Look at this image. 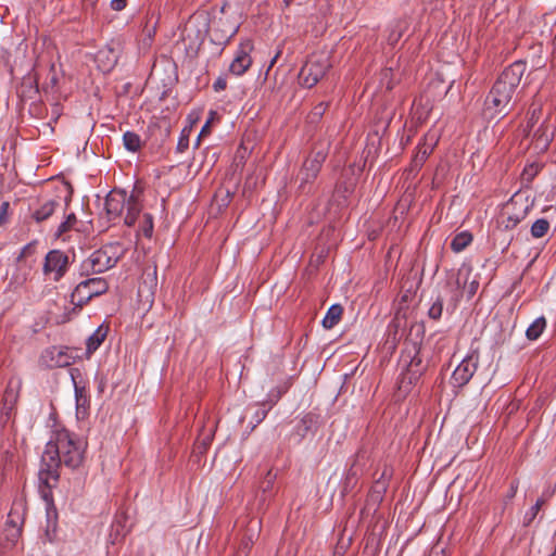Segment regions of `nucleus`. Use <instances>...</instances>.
Segmentation results:
<instances>
[{"label": "nucleus", "mask_w": 556, "mask_h": 556, "mask_svg": "<svg viewBox=\"0 0 556 556\" xmlns=\"http://www.w3.org/2000/svg\"><path fill=\"white\" fill-rule=\"evenodd\" d=\"M86 446L87 443L83 439L66 429H60L53 433L42 453L38 472V489L41 498L46 503L47 527L45 535L50 543L55 540L58 528V511L53 502L52 489L59 481L60 465L64 464L73 469L79 467L84 460Z\"/></svg>", "instance_id": "f257e3e1"}, {"label": "nucleus", "mask_w": 556, "mask_h": 556, "mask_svg": "<svg viewBox=\"0 0 556 556\" xmlns=\"http://www.w3.org/2000/svg\"><path fill=\"white\" fill-rule=\"evenodd\" d=\"M526 68V62L516 61L503 70L485 97V117L506 116L511 111Z\"/></svg>", "instance_id": "f03ea898"}, {"label": "nucleus", "mask_w": 556, "mask_h": 556, "mask_svg": "<svg viewBox=\"0 0 556 556\" xmlns=\"http://www.w3.org/2000/svg\"><path fill=\"white\" fill-rule=\"evenodd\" d=\"M529 199L521 193H515L505 204L501 214V225L505 230L514 229L526 218L530 210Z\"/></svg>", "instance_id": "7ed1b4c3"}, {"label": "nucleus", "mask_w": 556, "mask_h": 556, "mask_svg": "<svg viewBox=\"0 0 556 556\" xmlns=\"http://www.w3.org/2000/svg\"><path fill=\"white\" fill-rule=\"evenodd\" d=\"M330 68L326 56H312L302 66L299 73V83L305 88H312L319 83Z\"/></svg>", "instance_id": "20e7f679"}, {"label": "nucleus", "mask_w": 556, "mask_h": 556, "mask_svg": "<svg viewBox=\"0 0 556 556\" xmlns=\"http://www.w3.org/2000/svg\"><path fill=\"white\" fill-rule=\"evenodd\" d=\"M328 155L326 148L313 150L311 155L304 161L300 170V188L305 189L306 185L312 184L318 176L323 164Z\"/></svg>", "instance_id": "39448f33"}, {"label": "nucleus", "mask_w": 556, "mask_h": 556, "mask_svg": "<svg viewBox=\"0 0 556 556\" xmlns=\"http://www.w3.org/2000/svg\"><path fill=\"white\" fill-rule=\"evenodd\" d=\"M479 364V354L478 352L470 351L466 357L459 363V365L455 368L451 377V383L454 387H464L467 384L476 372Z\"/></svg>", "instance_id": "423d86ee"}, {"label": "nucleus", "mask_w": 556, "mask_h": 556, "mask_svg": "<svg viewBox=\"0 0 556 556\" xmlns=\"http://www.w3.org/2000/svg\"><path fill=\"white\" fill-rule=\"evenodd\" d=\"M400 364L403 372L413 375V379H420L426 370L419 350L414 345L402 352Z\"/></svg>", "instance_id": "0eeeda50"}, {"label": "nucleus", "mask_w": 556, "mask_h": 556, "mask_svg": "<svg viewBox=\"0 0 556 556\" xmlns=\"http://www.w3.org/2000/svg\"><path fill=\"white\" fill-rule=\"evenodd\" d=\"M121 54V43L111 41L96 53L94 61L103 73L111 72L118 62Z\"/></svg>", "instance_id": "6e6552de"}, {"label": "nucleus", "mask_w": 556, "mask_h": 556, "mask_svg": "<svg viewBox=\"0 0 556 556\" xmlns=\"http://www.w3.org/2000/svg\"><path fill=\"white\" fill-rule=\"evenodd\" d=\"M251 40L241 41L237 48L235 58L229 65V71L237 76L243 75L252 65L251 52L253 51Z\"/></svg>", "instance_id": "1a4fd4ad"}, {"label": "nucleus", "mask_w": 556, "mask_h": 556, "mask_svg": "<svg viewBox=\"0 0 556 556\" xmlns=\"http://www.w3.org/2000/svg\"><path fill=\"white\" fill-rule=\"evenodd\" d=\"M115 260L108 255L103 250L94 251L83 263L84 274L87 276L104 273L115 265Z\"/></svg>", "instance_id": "9d476101"}, {"label": "nucleus", "mask_w": 556, "mask_h": 556, "mask_svg": "<svg viewBox=\"0 0 556 556\" xmlns=\"http://www.w3.org/2000/svg\"><path fill=\"white\" fill-rule=\"evenodd\" d=\"M68 263V256L64 252L52 250L45 257L43 273L60 278L65 275Z\"/></svg>", "instance_id": "9b49d317"}, {"label": "nucleus", "mask_w": 556, "mask_h": 556, "mask_svg": "<svg viewBox=\"0 0 556 556\" xmlns=\"http://www.w3.org/2000/svg\"><path fill=\"white\" fill-rule=\"evenodd\" d=\"M20 397L18 387L9 383L2 400V408L0 412V424L7 426L14 420L15 406Z\"/></svg>", "instance_id": "f8f14e48"}, {"label": "nucleus", "mask_w": 556, "mask_h": 556, "mask_svg": "<svg viewBox=\"0 0 556 556\" xmlns=\"http://www.w3.org/2000/svg\"><path fill=\"white\" fill-rule=\"evenodd\" d=\"M129 195L125 190L113 189L105 198L104 208L110 220H114L123 213Z\"/></svg>", "instance_id": "ddd939ff"}, {"label": "nucleus", "mask_w": 556, "mask_h": 556, "mask_svg": "<svg viewBox=\"0 0 556 556\" xmlns=\"http://www.w3.org/2000/svg\"><path fill=\"white\" fill-rule=\"evenodd\" d=\"M435 144L437 139L434 137L429 138V136H426L422 142L418 143L410 163L412 170H419L422 167L428 156L432 153Z\"/></svg>", "instance_id": "4468645a"}, {"label": "nucleus", "mask_w": 556, "mask_h": 556, "mask_svg": "<svg viewBox=\"0 0 556 556\" xmlns=\"http://www.w3.org/2000/svg\"><path fill=\"white\" fill-rule=\"evenodd\" d=\"M419 288V281L417 280H405L401 286L397 294L399 309H404L414 302Z\"/></svg>", "instance_id": "2eb2a0df"}, {"label": "nucleus", "mask_w": 556, "mask_h": 556, "mask_svg": "<svg viewBox=\"0 0 556 556\" xmlns=\"http://www.w3.org/2000/svg\"><path fill=\"white\" fill-rule=\"evenodd\" d=\"M42 361L48 367H65L72 362V357L59 348H51L42 355Z\"/></svg>", "instance_id": "dca6fc26"}, {"label": "nucleus", "mask_w": 556, "mask_h": 556, "mask_svg": "<svg viewBox=\"0 0 556 556\" xmlns=\"http://www.w3.org/2000/svg\"><path fill=\"white\" fill-rule=\"evenodd\" d=\"M533 141L535 143V147L541 150L545 151L547 150L549 143L553 140L554 137V130L549 127V125L546 123V121H543L540 126L534 129L533 128Z\"/></svg>", "instance_id": "f3484780"}, {"label": "nucleus", "mask_w": 556, "mask_h": 556, "mask_svg": "<svg viewBox=\"0 0 556 556\" xmlns=\"http://www.w3.org/2000/svg\"><path fill=\"white\" fill-rule=\"evenodd\" d=\"M93 298L90 285L86 280H81L71 294L73 305L81 307Z\"/></svg>", "instance_id": "a211bd4d"}, {"label": "nucleus", "mask_w": 556, "mask_h": 556, "mask_svg": "<svg viewBox=\"0 0 556 556\" xmlns=\"http://www.w3.org/2000/svg\"><path fill=\"white\" fill-rule=\"evenodd\" d=\"M125 207H126L125 224L127 226H132V225H135V223L139 216V213L141 211L139 192H136V190H134L131 192Z\"/></svg>", "instance_id": "6ab92c4d"}, {"label": "nucleus", "mask_w": 556, "mask_h": 556, "mask_svg": "<svg viewBox=\"0 0 556 556\" xmlns=\"http://www.w3.org/2000/svg\"><path fill=\"white\" fill-rule=\"evenodd\" d=\"M157 280H141L138 285V301L142 306H151L154 301V290Z\"/></svg>", "instance_id": "aec40b11"}, {"label": "nucleus", "mask_w": 556, "mask_h": 556, "mask_svg": "<svg viewBox=\"0 0 556 556\" xmlns=\"http://www.w3.org/2000/svg\"><path fill=\"white\" fill-rule=\"evenodd\" d=\"M108 332L109 327L103 324L100 325L87 339V352H96L105 340Z\"/></svg>", "instance_id": "412c9836"}, {"label": "nucleus", "mask_w": 556, "mask_h": 556, "mask_svg": "<svg viewBox=\"0 0 556 556\" xmlns=\"http://www.w3.org/2000/svg\"><path fill=\"white\" fill-rule=\"evenodd\" d=\"M392 476V468L384 466L381 476L375 481L372 486V495H376L377 500H381L388 488V482Z\"/></svg>", "instance_id": "4be33fe9"}, {"label": "nucleus", "mask_w": 556, "mask_h": 556, "mask_svg": "<svg viewBox=\"0 0 556 556\" xmlns=\"http://www.w3.org/2000/svg\"><path fill=\"white\" fill-rule=\"evenodd\" d=\"M342 313H343V308L340 304L331 305L328 308V311L321 321L323 326L326 329L333 328L340 321Z\"/></svg>", "instance_id": "5701e85b"}, {"label": "nucleus", "mask_w": 556, "mask_h": 556, "mask_svg": "<svg viewBox=\"0 0 556 556\" xmlns=\"http://www.w3.org/2000/svg\"><path fill=\"white\" fill-rule=\"evenodd\" d=\"M58 205L59 202L55 200L46 201L39 208L34 211L33 218L38 223L48 219L54 213Z\"/></svg>", "instance_id": "b1692460"}, {"label": "nucleus", "mask_w": 556, "mask_h": 556, "mask_svg": "<svg viewBox=\"0 0 556 556\" xmlns=\"http://www.w3.org/2000/svg\"><path fill=\"white\" fill-rule=\"evenodd\" d=\"M472 239L471 232L467 230L456 233L451 241L452 251L456 253L464 251L472 242Z\"/></svg>", "instance_id": "393cba45"}, {"label": "nucleus", "mask_w": 556, "mask_h": 556, "mask_svg": "<svg viewBox=\"0 0 556 556\" xmlns=\"http://www.w3.org/2000/svg\"><path fill=\"white\" fill-rule=\"evenodd\" d=\"M362 473V468L358 466L357 462H354L345 475L343 491L349 492L351 489H353L357 484Z\"/></svg>", "instance_id": "a878e982"}, {"label": "nucleus", "mask_w": 556, "mask_h": 556, "mask_svg": "<svg viewBox=\"0 0 556 556\" xmlns=\"http://www.w3.org/2000/svg\"><path fill=\"white\" fill-rule=\"evenodd\" d=\"M419 379H413V375L401 372L397 380V392L400 396H406L412 391L413 387L417 384Z\"/></svg>", "instance_id": "bb28decb"}, {"label": "nucleus", "mask_w": 556, "mask_h": 556, "mask_svg": "<svg viewBox=\"0 0 556 556\" xmlns=\"http://www.w3.org/2000/svg\"><path fill=\"white\" fill-rule=\"evenodd\" d=\"M123 144L129 152H138L142 147L141 137L135 131H126L123 135Z\"/></svg>", "instance_id": "cd10ccee"}, {"label": "nucleus", "mask_w": 556, "mask_h": 556, "mask_svg": "<svg viewBox=\"0 0 556 556\" xmlns=\"http://www.w3.org/2000/svg\"><path fill=\"white\" fill-rule=\"evenodd\" d=\"M20 509L24 510L23 504L15 503L8 515V520H7L4 527L15 526V527L22 529L24 518H23V514H21Z\"/></svg>", "instance_id": "c85d7f7f"}, {"label": "nucleus", "mask_w": 556, "mask_h": 556, "mask_svg": "<svg viewBox=\"0 0 556 556\" xmlns=\"http://www.w3.org/2000/svg\"><path fill=\"white\" fill-rule=\"evenodd\" d=\"M542 116V106L536 103H532L528 112V121L526 128L529 132L538 125Z\"/></svg>", "instance_id": "c756f323"}, {"label": "nucleus", "mask_w": 556, "mask_h": 556, "mask_svg": "<svg viewBox=\"0 0 556 556\" xmlns=\"http://www.w3.org/2000/svg\"><path fill=\"white\" fill-rule=\"evenodd\" d=\"M546 326V321L544 317L536 318L528 328L526 331V336L530 340H536L541 333L543 332L544 328Z\"/></svg>", "instance_id": "7c9ffc66"}, {"label": "nucleus", "mask_w": 556, "mask_h": 556, "mask_svg": "<svg viewBox=\"0 0 556 556\" xmlns=\"http://www.w3.org/2000/svg\"><path fill=\"white\" fill-rule=\"evenodd\" d=\"M549 230V222L546 218L536 219L531 226V236L535 239L544 237Z\"/></svg>", "instance_id": "2f4dec72"}, {"label": "nucleus", "mask_w": 556, "mask_h": 556, "mask_svg": "<svg viewBox=\"0 0 556 556\" xmlns=\"http://www.w3.org/2000/svg\"><path fill=\"white\" fill-rule=\"evenodd\" d=\"M154 223L153 216L150 213H144L139 225V231L146 237L151 238L153 236Z\"/></svg>", "instance_id": "473e14b6"}, {"label": "nucleus", "mask_w": 556, "mask_h": 556, "mask_svg": "<svg viewBox=\"0 0 556 556\" xmlns=\"http://www.w3.org/2000/svg\"><path fill=\"white\" fill-rule=\"evenodd\" d=\"M77 223V217L74 213H71L66 216L65 220H63L56 231H55V236L58 238L62 237L65 232H67L68 230H71Z\"/></svg>", "instance_id": "72a5a7b5"}, {"label": "nucleus", "mask_w": 556, "mask_h": 556, "mask_svg": "<svg viewBox=\"0 0 556 556\" xmlns=\"http://www.w3.org/2000/svg\"><path fill=\"white\" fill-rule=\"evenodd\" d=\"M22 533V529L15 526L4 527L3 535L9 545H15Z\"/></svg>", "instance_id": "f704fd0d"}, {"label": "nucleus", "mask_w": 556, "mask_h": 556, "mask_svg": "<svg viewBox=\"0 0 556 556\" xmlns=\"http://www.w3.org/2000/svg\"><path fill=\"white\" fill-rule=\"evenodd\" d=\"M541 170V165L540 164H536V163H532V164H529L528 166L525 167L523 172H522V180L526 181V182H531L534 177L539 174V172Z\"/></svg>", "instance_id": "c9c22d12"}, {"label": "nucleus", "mask_w": 556, "mask_h": 556, "mask_svg": "<svg viewBox=\"0 0 556 556\" xmlns=\"http://www.w3.org/2000/svg\"><path fill=\"white\" fill-rule=\"evenodd\" d=\"M86 282L90 285L93 298L105 293L109 289L106 280H86Z\"/></svg>", "instance_id": "e433bc0d"}, {"label": "nucleus", "mask_w": 556, "mask_h": 556, "mask_svg": "<svg viewBox=\"0 0 556 556\" xmlns=\"http://www.w3.org/2000/svg\"><path fill=\"white\" fill-rule=\"evenodd\" d=\"M442 311H443L442 300L440 298H437V300L430 306L428 315L432 319H439L442 315Z\"/></svg>", "instance_id": "4c0bfd02"}, {"label": "nucleus", "mask_w": 556, "mask_h": 556, "mask_svg": "<svg viewBox=\"0 0 556 556\" xmlns=\"http://www.w3.org/2000/svg\"><path fill=\"white\" fill-rule=\"evenodd\" d=\"M189 148V131L184 129L178 138L176 150L179 153H184Z\"/></svg>", "instance_id": "58836bf2"}, {"label": "nucleus", "mask_w": 556, "mask_h": 556, "mask_svg": "<svg viewBox=\"0 0 556 556\" xmlns=\"http://www.w3.org/2000/svg\"><path fill=\"white\" fill-rule=\"evenodd\" d=\"M84 392H85L84 388H79L75 384V397H76L77 409H79L80 407H85V405L88 402L87 396L84 394Z\"/></svg>", "instance_id": "ea45409f"}, {"label": "nucleus", "mask_w": 556, "mask_h": 556, "mask_svg": "<svg viewBox=\"0 0 556 556\" xmlns=\"http://www.w3.org/2000/svg\"><path fill=\"white\" fill-rule=\"evenodd\" d=\"M464 282L466 283V282H467V280H465ZM478 288H479V282H478V280H471V281H470V283H469L468 286H466V285H465V286H464V290H465V291H466V293H467V298H468V299H471V298L476 294V292H477Z\"/></svg>", "instance_id": "a19ab883"}, {"label": "nucleus", "mask_w": 556, "mask_h": 556, "mask_svg": "<svg viewBox=\"0 0 556 556\" xmlns=\"http://www.w3.org/2000/svg\"><path fill=\"white\" fill-rule=\"evenodd\" d=\"M127 0H111L110 7L114 11H122L126 8Z\"/></svg>", "instance_id": "79ce46f5"}, {"label": "nucleus", "mask_w": 556, "mask_h": 556, "mask_svg": "<svg viewBox=\"0 0 556 556\" xmlns=\"http://www.w3.org/2000/svg\"><path fill=\"white\" fill-rule=\"evenodd\" d=\"M98 1L99 0H81L84 10L93 13Z\"/></svg>", "instance_id": "37998d69"}, {"label": "nucleus", "mask_w": 556, "mask_h": 556, "mask_svg": "<svg viewBox=\"0 0 556 556\" xmlns=\"http://www.w3.org/2000/svg\"><path fill=\"white\" fill-rule=\"evenodd\" d=\"M227 87V80L224 77H218L215 83L213 84V88L215 91H222L225 90Z\"/></svg>", "instance_id": "c03bdc74"}, {"label": "nucleus", "mask_w": 556, "mask_h": 556, "mask_svg": "<svg viewBox=\"0 0 556 556\" xmlns=\"http://www.w3.org/2000/svg\"><path fill=\"white\" fill-rule=\"evenodd\" d=\"M544 504L543 498H538L535 504L530 509L531 519L536 516V514L540 511L542 505Z\"/></svg>", "instance_id": "a18cd8bd"}, {"label": "nucleus", "mask_w": 556, "mask_h": 556, "mask_svg": "<svg viewBox=\"0 0 556 556\" xmlns=\"http://www.w3.org/2000/svg\"><path fill=\"white\" fill-rule=\"evenodd\" d=\"M268 409L269 408H262V409H257L255 412V415H254V420L256 421V424H260L262 420L265 419V417L267 416V413H268Z\"/></svg>", "instance_id": "49530a36"}, {"label": "nucleus", "mask_w": 556, "mask_h": 556, "mask_svg": "<svg viewBox=\"0 0 556 556\" xmlns=\"http://www.w3.org/2000/svg\"><path fill=\"white\" fill-rule=\"evenodd\" d=\"M8 208H9V203L8 202H2V204L0 206V226L2 224H4V222L7 219Z\"/></svg>", "instance_id": "de8ad7c7"}, {"label": "nucleus", "mask_w": 556, "mask_h": 556, "mask_svg": "<svg viewBox=\"0 0 556 556\" xmlns=\"http://www.w3.org/2000/svg\"><path fill=\"white\" fill-rule=\"evenodd\" d=\"M35 251V243H28L22 249L20 258L30 255Z\"/></svg>", "instance_id": "09e8293b"}, {"label": "nucleus", "mask_w": 556, "mask_h": 556, "mask_svg": "<svg viewBox=\"0 0 556 556\" xmlns=\"http://www.w3.org/2000/svg\"><path fill=\"white\" fill-rule=\"evenodd\" d=\"M210 131H211L210 121H206V123L204 124V126L202 127V129L200 131V135L198 136L197 144H199L201 136H204V135L208 134Z\"/></svg>", "instance_id": "8fccbe9b"}, {"label": "nucleus", "mask_w": 556, "mask_h": 556, "mask_svg": "<svg viewBox=\"0 0 556 556\" xmlns=\"http://www.w3.org/2000/svg\"><path fill=\"white\" fill-rule=\"evenodd\" d=\"M229 201H230V192L227 191L223 204L227 205L229 203Z\"/></svg>", "instance_id": "3c124183"}, {"label": "nucleus", "mask_w": 556, "mask_h": 556, "mask_svg": "<svg viewBox=\"0 0 556 556\" xmlns=\"http://www.w3.org/2000/svg\"><path fill=\"white\" fill-rule=\"evenodd\" d=\"M51 84H52V86H55L58 84V77H56L55 73H53V75L51 77Z\"/></svg>", "instance_id": "603ef678"}, {"label": "nucleus", "mask_w": 556, "mask_h": 556, "mask_svg": "<svg viewBox=\"0 0 556 556\" xmlns=\"http://www.w3.org/2000/svg\"><path fill=\"white\" fill-rule=\"evenodd\" d=\"M400 38V34H397L396 36H390L389 40L392 41V42H396Z\"/></svg>", "instance_id": "864d4df0"}, {"label": "nucleus", "mask_w": 556, "mask_h": 556, "mask_svg": "<svg viewBox=\"0 0 556 556\" xmlns=\"http://www.w3.org/2000/svg\"><path fill=\"white\" fill-rule=\"evenodd\" d=\"M216 113L214 111H211L210 112V117L207 118V121H210V124L212 123V121L214 119Z\"/></svg>", "instance_id": "5fc2aeb1"}, {"label": "nucleus", "mask_w": 556, "mask_h": 556, "mask_svg": "<svg viewBox=\"0 0 556 556\" xmlns=\"http://www.w3.org/2000/svg\"><path fill=\"white\" fill-rule=\"evenodd\" d=\"M113 530L116 532V535L119 534V523L113 525Z\"/></svg>", "instance_id": "6e6d98bb"}, {"label": "nucleus", "mask_w": 556, "mask_h": 556, "mask_svg": "<svg viewBox=\"0 0 556 556\" xmlns=\"http://www.w3.org/2000/svg\"><path fill=\"white\" fill-rule=\"evenodd\" d=\"M294 0H283L286 7H289Z\"/></svg>", "instance_id": "4d7b16f0"}, {"label": "nucleus", "mask_w": 556, "mask_h": 556, "mask_svg": "<svg viewBox=\"0 0 556 556\" xmlns=\"http://www.w3.org/2000/svg\"><path fill=\"white\" fill-rule=\"evenodd\" d=\"M316 110H318V112H323L324 111V104L320 103L318 106H316Z\"/></svg>", "instance_id": "13d9d810"}, {"label": "nucleus", "mask_w": 556, "mask_h": 556, "mask_svg": "<svg viewBox=\"0 0 556 556\" xmlns=\"http://www.w3.org/2000/svg\"><path fill=\"white\" fill-rule=\"evenodd\" d=\"M429 556H441L439 552L432 551Z\"/></svg>", "instance_id": "bf43d9fd"}, {"label": "nucleus", "mask_w": 556, "mask_h": 556, "mask_svg": "<svg viewBox=\"0 0 556 556\" xmlns=\"http://www.w3.org/2000/svg\"><path fill=\"white\" fill-rule=\"evenodd\" d=\"M277 58H278V54L275 55V58L271 60L270 65H273L276 62Z\"/></svg>", "instance_id": "052dcab7"}, {"label": "nucleus", "mask_w": 556, "mask_h": 556, "mask_svg": "<svg viewBox=\"0 0 556 556\" xmlns=\"http://www.w3.org/2000/svg\"><path fill=\"white\" fill-rule=\"evenodd\" d=\"M548 556H556V551L554 549V552L552 554H549Z\"/></svg>", "instance_id": "680f3d73"}, {"label": "nucleus", "mask_w": 556, "mask_h": 556, "mask_svg": "<svg viewBox=\"0 0 556 556\" xmlns=\"http://www.w3.org/2000/svg\"><path fill=\"white\" fill-rule=\"evenodd\" d=\"M554 43L556 45V33H555V36H554Z\"/></svg>", "instance_id": "e2e57ef3"}]
</instances>
